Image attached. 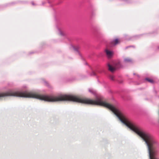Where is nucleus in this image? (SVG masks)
Listing matches in <instances>:
<instances>
[{"instance_id": "0eeeda50", "label": "nucleus", "mask_w": 159, "mask_h": 159, "mask_svg": "<svg viewBox=\"0 0 159 159\" xmlns=\"http://www.w3.org/2000/svg\"><path fill=\"white\" fill-rule=\"evenodd\" d=\"M93 75H95V73L93 72Z\"/></svg>"}, {"instance_id": "20e7f679", "label": "nucleus", "mask_w": 159, "mask_h": 159, "mask_svg": "<svg viewBox=\"0 0 159 159\" xmlns=\"http://www.w3.org/2000/svg\"><path fill=\"white\" fill-rule=\"evenodd\" d=\"M132 61V59L126 57L124 59V61L125 63L130 62Z\"/></svg>"}, {"instance_id": "39448f33", "label": "nucleus", "mask_w": 159, "mask_h": 159, "mask_svg": "<svg viewBox=\"0 0 159 159\" xmlns=\"http://www.w3.org/2000/svg\"><path fill=\"white\" fill-rule=\"evenodd\" d=\"M146 80L150 83H152L154 82L153 80H152L150 79L147 78L146 79Z\"/></svg>"}, {"instance_id": "f257e3e1", "label": "nucleus", "mask_w": 159, "mask_h": 159, "mask_svg": "<svg viewBox=\"0 0 159 159\" xmlns=\"http://www.w3.org/2000/svg\"><path fill=\"white\" fill-rule=\"evenodd\" d=\"M121 66V64L120 62H116L114 64L113 66L109 64H108V69L111 72L115 71L116 69L120 68Z\"/></svg>"}, {"instance_id": "423d86ee", "label": "nucleus", "mask_w": 159, "mask_h": 159, "mask_svg": "<svg viewBox=\"0 0 159 159\" xmlns=\"http://www.w3.org/2000/svg\"><path fill=\"white\" fill-rule=\"evenodd\" d=\"M110 77V79L111 80H114V76H113L111 75Z\"/></svg>"}, {"instance_id": "7ed1b4c3", "label": "nucleus", "mask_w": 159, "mask_h": 159, "mask_svg": "<svg viewBox=\"0 0 159 159\" xmlns=\"http://www.w3.org/2000/svg\"><path fill=\"white\" fill-rule=\"evenodd\" d=\"M120 42V40L118 39H116L112 41L111 43V44L113 45H116Z\"/></svg>"}, {"instance_id": "f03ea898", "label": "nucleus", "mask_w": 159, "mask_h": 159, "mask_svg": "<svg viewBox=\"0 0 159 159\" xmlns=\"http://www.w3.org/2000/svg\"><path fill=\"white\" fill-rule=\"evenodd\" d=\"M105 52L107 56L109 58L111 57L113 54V52L107 49H105Z\"/></svg>"}]
</instances>
